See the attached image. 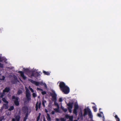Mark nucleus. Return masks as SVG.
<instances>
[{
    "label": "nucleus",
    "instance_id": "obj_1",
    "mask_svg": "<svg viewBox=\"0 0 121 121\" xmlns=\"http://www.w3.org/2000/svg\"><path fill=\"white\" fill-rule=\"evenodd\" d=\"M59 86L61 90L65 94H67L69 92V88L63 82H60Z\"/></svg>",
    "mask_w": 121,
    "mask_h": 121
},
{
    "label": "nucleus",
    "instance_id": "obj_2",
    "mask_svg": "<svg viewBox=\"0 0 121 121\" xmlns=\"http://www.w3.org/2000/svg\"><path fill=\"white\" fill-rule=\"evenodd\" d=\"M25 72L30 77L34 76L35 77H38L40 75L39 73L36 71L35 70H32L30 71L28 69H26L24 70Z\"/></svg>",
    "mask_w": 121,
    "mask_h": 121
},
{
    "label": "nucleus",
    "instance_id": "obj_3",
    "mask_svg": "<svg viewBox=\"0 0 121 121\" xmlns=\"http://www.w3.org/2000/svg\"><path fill=\"white\" fill-rule=\"evenodd\" d=\"M87 115H88L90 118L91 119L92 118L93 116L92 113L88 106L86 108L84 109V117L85 116Z\"/></svg>",
    "mask_w": 121,
    "mask_h": 121
},
{
    "label": "nucleus",
    "instance_id": "obj_4",
    "mask_svg": "<svg viewBox=\"0 0 121 121\" xmlns=\"http://www.w3.org/2000/svg\"><path fill=\"white\" fill-rule=\"evenodd\" d=\"M13 99H14V103L15 105L16 106H18L19 104V103L18 101L19 98L18 97H15L14 96H13L12 97Z\"/></svg>",
    "mask_w": 121,
    "mask_h": 121
},
{
    "label": "nucleus",
    "instance_id": "obj_5",
    "mask_svg": "<svg viewBox=\"0 0 121 121\" xmlns=\"http://www.w3.org/2000/svg\"><path fill=\"white\" fill-rule=\"evenodd\" d=\"M73 103H69L67 104V106H68V108L69 112L70 113L72 112V109L73 108Z\"/></svg>",
    "mask_w": 121,
    "mask_h": 121
},
{
    "label": "nucleus",
    "instance_id": "obj_6",
    "mask_svg": "<svg viewBox=\"0 0 121 121\" xmlns=\"http://www.w3.org/2000/svg\"><path fill=\"white\" fill-rule=\"evenodd\" d=\"M26 97L27 98V100L29 102L31 99L30 94V91L26 92Z\"/></svg>",
    "mask_w": 121,
    "mask_h": 121
},
{
    "label": "nucleus",
    "instance_id": "obj_7",
    "mask_svg": "<svg viewBox=\"0 0 121 121\" xmlns=\"http://www.w3.org/2000/svg\"><path fill=\"white\" fill-rule=\"evenodd\" d=\"M52 99L53 100L56 101V94L55 93V91L53 92V93L52 94Z\"/></svg>",
    "mask_w": 121,
    "mask_h": 121
},
{
    "label": "nucleus",
    "instance_id": "obj_8",
    "mask_svg": "<svg viewBox=\"0 0 121 121\" xmlns=\"http://www.w3.org/2000/svg\"><path fill=\"white\" fill-rule=\"evenodd\" d=\"M29 81H30L32 83L35 84L37 86H38L39 84H40V82H36L34 81L31 79H29Z\"/></svg>",
    "mask_w": 121,
    "mask_h": 121
},
{
    "label": "nucleus",
    "instance_id": "obj_9",
    "mask_svg": "<svg viewBox=\"0 0 121 121\" xmlns=\"http://www.w3.org/2000/svg\"><path fill=\"white\" fill-rule=\"evenodd\" d=\"M18 73L20 74L21 76L24 79H26V77L24 75V73L22 72L19 71Z\"/></svg>",
    "mask_w": 121,
    "mask_h": 121
},
{
    "label": "nucleus",
    "instance_id": "obj_10",
    "mask_svg": "<svg viewBox=\"0 0 121 121\" xmlns=\"http://www.w3.org/2000/svg\"><path fill=\"white\" fill-rule=\"evenodd\" d=\"M41 104V103H40L38 104V102H37L35 106V108H36V111L37 110L38 108H39V109H40V108Z\"/></svg>",
    "mask_w": 121,
    "mask_h": 121
},
{
    "label": "nucleus",
    "instance_id": "obj_11",
    "mask_svg": "<svg viewBox=\"0 0 121 121\" xmlns=\"http://www.w3.org/2000/svg\"><path fill=\"white\" fill-rule=\"evenodd\" d=\"M20 118V116L19 115H17L15 119V118L12 119V121H19Z\"/></svg>",
    "mask_w": 121,
    "mask_h": 121
},
{
    "label": "nucleus",
    "instance_id": "obj_12",
    "mask_svg": "<svg viewBox=\"0 0 121 121\" xmlns=\"http://www.w3.org/2000/svg\"><path fill=\"white\" fill-rule=\"evenodd\" d=\"M10 90V89L8 87H6L3 90V94L5 92H8Z\"/></svg>",
    "mask_w": 121,
    "mask_h": 121
},
{
    "label": "nucleus",
    "instance_id": "obj_13",
    "mask_svg": "<svg viewBox=\"0 0 121 121\" xmlns=\"http://www.w3.org/2000/svg\"><path fill=\"white\" fill-rule=\"evenodd\" d=\"M47 116L46 117V118L47 120L48 121H51V118L50 116L49 115L48 113H47Z\"/></svg>",
    "mask_w": 121,
    "mask_h": 121
},
{
    "label": "nucleus",
    "instance_id": "obj_14",
    "mask_svg": "<svg viewBox=\"0 0 121 121\" xmlns=\"http://www.w3.org/2000/svg\"><path fill=\"white\" fill-rule=\"evenodd\" d=\"M6 60H7L5 58L0 57V62H2L4 61V62H6Z\"/></svg>",
    "mask_w": 121,
    "mask_h": 121
},
{
    "label": "nucleus",
    "instance_id": "obj_15",
    "mask_svg": "<svg viewBox=\"0 0 121 121\" xmlns=\"http://www.w3.org/2000/svg\"><path fill=\"white\" fill-rule=\"evenodd\" d=\"M2 106L5 109H7L8 107V104H4Z\"/></svg>",
    "mask_w": 121,
    "mask_h": 121
},
{
    "label": "nucleus",
    "instance_id": "obj_16",
    "mask_svg": "<svg viewBox=\"0 0 121 121\" xmlns=\"http://www.w3.org/2000/svg\"><path fill=\"white\" fill-rule=\"evenodd\" d=\"M2 100L5 103L7 104H8V101H7L6 99L5 98H3L2 99Z\"/></svg>",
    "mask_w": 121,
    "mask_h": 121
},
{
    "label": "nucleus",
    "instance_id": "obj_17",
    "mask_svg": "<svg viewBox=\"0 0 121 121\" xmlns=\"http://www.w3.org/2000/svg\"><path fill=\"white\" fill-rule=\"evenodd\" d=\"M22 90H19L18 91L17 94L18 95H19L22 94Z\"/></svg>",
    "mask_w": 121,
    "mask_h": 121
},
{
    "label": "nucleus",
    "instance_id": "obj_18",
    "mask_svg": "<svg viewBox=\"0 0 121 121\" xmlns=\"http://www.w3.org/2000/svg\"><path fill=\"white\" fill-rule=\"evenodd\" d=\"M61 108L65 112H66L67 111V109L64 108L62 106H61Z\"/></svg>",
    "mask_w": 121,
    "mask_h": 121
},
{
    "label": "nucleus",
    "instance_id": "obj_19",
    "mask_svg": "<svg viewBox=\"0 0 121 121\" xmlns=\"http://www.w3.org/2000/svg\"><path fill=\"white\" fill-rule=\"evenodd\" d=\"M14 107L13 106H10L9 109L8 110L10 111H11L13 110L14 109Z\"/></svg>",
    "mask_w": 121,
    "mask_h": 121
},
{
    "label": "nucleus",
    "instance_id": "obj_20",
    "mask_svg": "<svg viewBox=\"0 0 121 121\" xmlns=\"http://www.w3.org/2000/svg\"><path fill=\"white\" fill-rule=\"evenodd\" d=\"M92 108L94 110V111L95 112H96L97 111V108L95 106H93L92 107Z\"/></svg>",
    "mask_w": 121,
    "mask_h": 121
},
{
    "label": "nucleus",
    "instance_id": "obj_21",
    "mask_svg": "<svg viewBox=\"0 0 121 121\" xmlns=\"http://www.w3.org/2000/svg\"><path fill=\"white\" fill-rule=\"evenodd\" d=\"M40 84H40L41 85H42V84L46 88H47V86L46 85V84L45 83H43V82H40Z\"/></svg>",
    "mask_w": 121,
    "mask_h": 121
},
{
    "label": "nucleus",
    "instance_id": "obj_22",
    "mask_svg": "<svg viewBox=\"0 0 121 121\" xmlns=\"http://www.w3.org/2000/svg\"><path fill=\"white\" fill-rule=\"evenodd\" d=\"M43 72L46 75H49L50 74L49 73L47 72H46L45 71H43Z\"/></svg>",
    "mask_w": 121,
    "mask_h": 121
},
{
    "label": "nucleus",
    "instance_id": "obj_23",
    "mask_svg": "<svg viewBox=\"0 0 121 121\" xmlns=\"http://www.w3.org/2000/svg\"><path fill=\"white\" fill-rule=\"evenodd\" d=\"M59 107H57V108H55L54 109V110L57 112H59Z\"/></svg>",
    "mask_w": 121,
    "mask_h": 121
},
{
    "label": "nucleus",
    "instance_id": "obj_24",
    "mask_svg": "<svg viewBox=\"0 0 121 121\" xmlns=\"http://www.w3.org/2000/svg\"><path fill=\"white\" fill-rule=\"evenodd\" d=\"M78 108V104H74V109H77Z\"/></svg>",
    "mask_w": 121,
    "mask_h": 121
},
{
    "label": "nucleus",
    "instance_id": "obj_25",
    "mask_svg": "<svg viewBox=\"0 0 121 121\" xmlns=\"http://www.w3.org/2000/svg\"><path fill=\"white\" fill-rule=\"evenodd\" d=\"M60 120L61 121H65L66 120L65 118H60Z\"/></svg>",
    "mask_w": 121,
    "mask_h": 121
},
{
    "label": "nucleus",
    "instance_id": "obj_26",
    "mask_svg": "<svg viewBox=\"0 0 121 121\" xmlns=\"http://www.w3.org/2000/svg\"><path fill=\"white\" fill-rule=\"evenodd\" d=\"M77 110L74 109L73 111V113L76 115H77Z\"/></svg>",
    "mask_w": 121,
    "mask_h": 121
},
{
    "label": "nucleus",
    "instance_id": "obj_27",
    "mask_svg": "<svg viewBox=\"0 0 121 121\" xmlns=\"http://www.w3.org/2000/svg\"><path fill=\"white\" fill-rule=\"evenodd\" d=\"M29 88L32 92H34V90L32 88L30 87V86H29Z\"/></svg>",
    "mask_w": 121,
    "mask_h": 121
},
{
    "label": "nucleus",
    "instance_id": "obj_28",
    "mask_svg": "<svg viewBox=\"0 0 121 121\" xmlns=\"http://www.w3.org/2000/svg\"><path fill=\"white\" fill-rule=\"evenodd\" d=\"M73 116H70L69 118V120L71 121H73Z\"/></svg>",
    "mask_w": 121,
    "mask_h": 121
},
{
    "label": "nucleus",
    "instance_id": "obj_29",
    "mask_svg": "<svg viewBox=\"0 0 121 121\" xmlns=\"http://www.w3.org/2000/svg\"><path fill=\"white\" fill-rule=\"evenodd\" d=\"M32 96L34 98H35L37 96V95L36 93H33L32 94Z\"/></svg>",
    "mask_w": 121,
    "mask_h": 121
},
{
    "label": "nucleus",
    "instance_id": "obj_30",
    "mask_svg": "<svg viewBox=\"0 0 121 121\" xmlns=\"http://www.w3.org/2000/svg\"><path fill=\"white\" fill-rule=\"evenodd\" d=\"M40 114H41L40 113H39V115L37 117L36 121H39L40 119Z\"/></svg>",
    "mask_w": 121,
    "mask_h": 121
},
{
    "label": "nucleus",
    "instance_id": "obj_31",
    "mask_svg": "<svg viewBox=\"0 0 121 121\" xmlns=\"http://www.w3.org/2000/svg\"><path fill=\"white\" fill-rule=\"evenodd\" d=\"M103 114V112H100V113H98L97 114L98 116L99 117H101V114Z\"/></svg>",
    "mask_w": 121,
    "mask_h": 121
},
{
    "label": "nucleus",
    "instance_id": "obj_32",
    "mask_svg": "<svg viewBox=\"0 0 121 121\" xmlns=\"http://www.w3.org/2000/svg\"><path fill=\"white\" fill-rule=\"evenodd\" d=\"M54 104L55 105H56L57 106V107H59L58 103L56 102H55Z\"/></svg>",
    "mask_w": 121,
    "mask_h": 121
},
{
    "label": "nucleus",
    "instance_id": "obj_33",
    "mask_svg": "<svg viewBox=\"0 0 121 121\" xmlns=\"http://www.w3.org/2000/svg\"><path fill=\"white\" fill-rule=\"evenodd\" d=\"M4 117L2 116L0 117V120L2 121L4 119Z\"/></svg>",
    "mask_w": 121,
    "mask_h": 121
},
{
    "label": "nucleus",
    "instance_id": "obj_34",
    "mask_svg": "<svg viewBox=\"0 0 121 121\" xmlns=\"http://www.w3.org/2000/svg\"><path fill=\"white\" fill-rule=\"evenodd\" d=\"M27 116L26 115V116L24 118L23 121H26V120L27 119Z\"/></svg>",
    "mask_w": 121,
    "mask_h": 121
},
{
    "label": "nucleus",
    "instance_id": "obj_35",
    "mask_svg": "<svg viewBox=\"0 0 121 121\" xmlns=\"http://www.w3.org/2000/svg\"><path fill=\"white\" fill-rule=\"evenodd\" d=\"M70 117V116L67 114L65 116V117L67 119L69 118Z\"/></svg>",
    "mask_w": 121,
    "mask_h": 121
},
{
    "label": "nucleus",
    "instance_id": "obj_36",
    "mask_svg": "<svg viewBox=\"0 0 121 121\" xmlns=\"http://www.w3.org/2000/svg\"><path fill=\"white\" fill-rule=\"evenodd\" d=\"M3 67V64L0 63V67L2 68Z\"/></svg>",
    "mask_w": 121,
    "mask_h": 121
},
{
    "label": "nucleus",
    "instance_id": "obj_37",
    "mask_svg": "<svg viewBox=\"0 0 121 121\" xmlns=\"http://www.w3.org/2000/svg\"><path fill=\"white\" fill-rule=\"evenodd\" d=\"M42 93L43 95H44L46 94V93L45 91H43L42 92Z\"/></svg>",
    "mask_w": 121,
    "mask_h": 121
},
{
    "label": "nucleus",
    "instance_id": "obj_38",
    "mask_svg": "<svg viewBox=\"0 0 121 121\" xmlns=\"http://www.w3.org/2000/svg\"><path fill=\"white\" fill-rule=\"evenodd\" d=\"M5 94V93H4V94H3H3H0V97H1L2 98L3 97V96Z\"/></svg>",
    "mask_w": 121,
    "mask_h": 121
},
{
    "label": "nucleus",
    "instance_id": "obj_39",
    "mask_svg": "<svg viewBox=\"0 0 121 121\" xmlns=\"http://www.w3.org/2000/svg\"><path fill=\"white\" fill-rule=\"evenodd\" d=\"M37 90H39V91H43V90L41 89V88H39L38 87H37Z\"/></svg>",
    "mask_w": 121,
    "mask_h": 121
},
{
    "label": "nucleus",
    "instance_id": "obj_40",
    "mask_svg": "<svg viewBox=\"0 0 121 121\" xmlns=\"http://www.w3.org/2000/svg\"><path fill=\"white\" fill-rule=\"evenodd\" d=\"M25 89L26 90V92L29 91V90L28 89V88L26 87H25Z\"/></svg>",
    "mask_w": 121,
    "mask_h": 121
},
{
    "label": "nucleus",
    "instance_id": "obj_41",
    "mask_svg": "<svg viewBox=\"0 0 121 121\" xmlns=\"http://www.w3.org/2000/svg\"><path fill=\"white\" fill-rule=\"evenodd\" d=\"M4 108H3V106H2V107L0 109V111L1 112H2V111L4 109Z\"/></svg>",
    "mask_w": 121,
    "mask_h": 121
},
{
    "label": "nucleus",
    "instance_id": "obj_42",
    "mask_svg": "<svg viewBox=\"0 0 121 121\" xmlns=\"http://www.w3.org/2000/svg\"><path fill=\"white\" fill-rule=\"evenodd\" d=\"M5 78V77L4 76H3L2 78H1L0 79L2 80H4Z\"/></svg>",
    "mask_w": 121,
    "mask_h": 121
},
{
    "label": "nucleus",
    "instance_id": "obj_43",
    "mask_svg": "<svg viewBox=\"0 0 121 121\" xmlns=\"http://www.w3.org/2000/svg\"><path fill=\"white\" fill-rule=\"evenodd\" d=\"M59 101L60 102H62V99L61 98H60L59 100Z\"/></svg>",
    "mask_w": 121,
    "mask_h": 121
},
{
    "label": "nucleus",
    "instance_id": "obj_44",
    "mask_svg": "<svg viewBox=\"0 0 121 121\" xmlns=\"http://www.w3.org/2000/svg\"><path fill=\"white\" fill-rule=\"evenodd\" d=\"M115 118L116 119H118V118H119L118 117L117 115H115Z\"/></svg>",
    "mask_w": 121,
    "mask_h": 121
},
{
    "label": "nucleus",
    "instance_id": "obj_45",
    "mask_svg": "<svg viewBox=\"0 0 121 121\" xmlns=\"http://www.w3.org/2000/svg\"><path fill=\"white\" fill-rule=\"evenodd\" d=\"M55 120L56 121H59L60 120L59 119L57 118H56Z\"/></svg>",
    "mask_w": 121,
    "mask_h": 121
},
{
    "label": "nucleus",
    "instance_id": "obj_46",
    "mask_svg": "<svg viewBox=\"0 0 121 121\" xmlns=\"http://www.w3.org/2000/svg\"><path fill=\"white\" fill-rule=\"evenodd\" d=\"M117 121H120V119L119 118H118L116 119Z\"/></svg>",
    "mask_w": 121,
    "mask_h": 121
},
{
    "label": "nucleus",
    "instance_id": "obj_47",
    "mask_svg": "<svg viewBox=\"0 0 121 121\" xmlns=\"http://www.w3.org/2000/svg\"><path fill=\"white\" fill-rule=\"evenodd\" d=\"M42 104L44 107H45L44 104L43 103V102H42Z\"/></svg>",
    "mask_w": 121,
    "mask_h": 121
},
{
    "label": "nucleus",
    "instance_id": "obj_48",
    "mask_svg": "<svg viewBox=\"0 0 121 121\" xmlns=\"http://www.w3.org/2000/svg\"><path fill=\"white\" fill-rule=\"evenodd\" d=\"M52 114H55V112L54 111H52Z\"/></svg>",
    "mask_w": 121,
    "mask_h": 121
},
{
    "label": "nucleus",
    "instance_id": "obj_49",
    "mask_svg": "<svg viewBox=\"0 0 121 121\" xmlns=\"http://www.w3.org/2000/svg\"><path fill=\"white\" fill-rule=\"evenodd\" d=\"M43 121H46L45 120V118L44 117H43Z\"/></svg>",
    "mask_w": 121,
    "mask_h": 121
},
{
    "label": "nucleus",
    "instance_id": "obj_50",
    "mask_svg": "<svg viewBox=\"0 0 121 121\" xmlns=\"http://www.w3.org/2000/svg\"><path fill=\"white\" fill-rule=\"evenodd\" d=\"M43 102L44 104L46 102V101L45 100H43Z\"/></svg>",
    "mask_w": 121,
    "mask_h": 121
},
{
    "label": "nucleus",
    "instance_id": "obj_51",
    "mask_svg": "<svg viewBox=\"0 0 121 121\" xmlns=\"http://www.w3.org/2000/svg\"><path fill=\"white\" fill-rule=\"evenodd\" d=\"M45 112H48V111L46 109L45 110Z\"/></svg>",
    "mask_w": 121,
    "mask_h": 121
},
{
    "label": "nucleus",
    "instance_id": "obj_52",
    "mask_svg": "<svg viewBox=\"0 0 121 121\" xmlns=\"http://www.w3.org/2000/svg\"><path fill=\"white\" fill-rule=\"evenodd\" d=\"M104 117H103V121H104Z\"/></svg>",
    "mask_w": 121,
    "mask_h": 121
},
{
    "label": "nucleus",
    "instance_id": "obj_53",
    "mask_svg": "<svg viewBox=\"0 0 121 121\" xmlns=\"http://www.w3.org/2000/svg\"><path fill=\"white\" fill-rule=\"evenodd\" d=\"M81 112V114H82V112Z\"/></svg>",
    "mask_w": 121,
    "mask_h": 121
},
{
    "label": "nucleus",
    "instance_id": "obj_54",
    "mask_svg": "<svg viewBox=\"0 0 121 121\" xmlns=\"http://www.w3.org/2000/svg\"><path fill=\"white\" fill-rule=\"evenodd\" d=\"M74 121H77V120H75Z\"/></svg>",
    "mask_w": 121,
    "mask_h": 121
},
{
    "label": "nucleus",
    "instance_id": "obj_55",
    "mask_svg": "<svg viewBox=\"0 0 121 121\" xmlns=\"http://www.w3.org/2000/svg\"><path fill=\"white\" fill-rule=\"evenodd\" d=\"M92 104H95V103H92Z\"/></svg>",
    "mask_w": 121,
    "mask_h": 121
},
{
    "label": "nucleus",
    "instance_id": "obj_56",
    "mask_svg": "<svg viewBox=\"0 0 121 121\" xmlns=\"http://www.w3.org/2000/svg\"><path fill=\"white\" fill-rule=\"evenodd\" d=\"M1 102V101L0 100V103Z\"/></svg>",
    "mask_w": 121,
    "mask_h": 121
},
{
    "label": "nucleus",
    "instance_id": "obj_57",
    "mask_svg": "<svg viewBox=\"0 0 121 121\" xmlns=\"http://www.w3.org/2000/svg\"><path fill=\"white\" fill-rule=\"evenodd\" d=\"M100 109H101V108H100L99 109V110H100Z\"/></svg>",
    "mask_w": 121,
    "mask_h": 121
},
{
    "label": "nucleus",
    "instance_id": "obj_58",
    "mask_svg": "<svg viewBox=\"0 0 121 121\" xmlns=\"http://www.w3.org/2000/svg\"><path fill=\"white\" fill-rule=\"evenodd\" d=\"M0 121H1V120H0Z\"/></svg>",
    "mask_w": 121,
    "mask_h": 121
}]
</instances>
